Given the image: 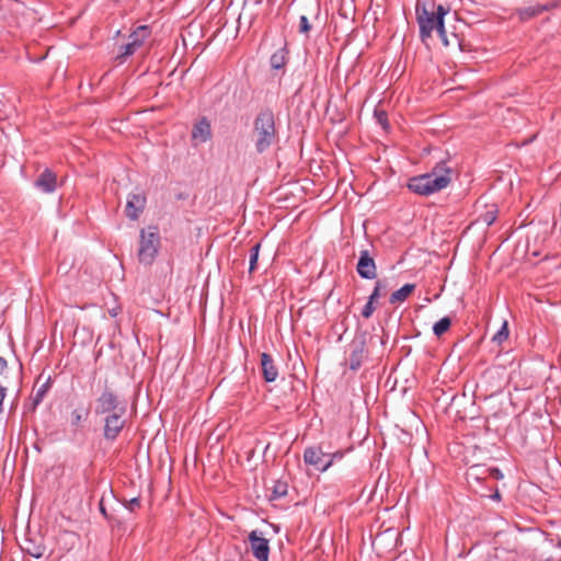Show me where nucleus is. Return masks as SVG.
Returning <instances> with one entry per match:
<instances>
[{
	"mask_svg": "<svg viewBox=\"0 0 561 561\" xmlns=\"http://www.w3.org/2000/svg\"><path fill=\"white\" fill-rule=\"evenodd\" d=\"M451 169L442 161L437 163L430 173L413 176L408 182L411 192L428 196L446 188L451 182Z\"/></svg>",
	"mask_w": 561,
	"mask_h": 561,
	"instance_id": "obj_1",
	"label": "nucleus"
},
{
	"mask_svg": "<svg viewBox=\"0 0 561 561\" xmlns=\"http://www.w3.org/2000/svg\"><path fill=\"white\" fill-rule=\"evenodd\" d=\"M252 137L259 153L265 152L277 138L275 116L272 110H262L253 122Z\"/></svg>",
	"mask_w": 561,
	"mask_h": 561,
	"instance_id": "obj_2",
	"label": "nucleus"
},
{
	"mask_svg": "<svg viewBox=\"0 0 561 561\" xmlns=\"http://www.w3.org/2000/svg\"><path fill=\"white\" fill-rule=\"evenodd\" d=\"M416 21L420 26V37L423 42L431 37L434 30L440 37L445 36L444 21L436 19L434 11H428L424 3L417 2L415 7Z\"/></svg>",
	"mask_w": 561,
	"mask_h": 561,
	"instance_id": "obj_3",
	"label": "nucleus"
},
{
	"mask_svg": "<svg viewBox=\"0 0 561 561\" xmlns=\"http://www.w3.org/2000/svg\"><path fill=\"white\" fill-rule=\"evenodd\" d=\"M160 236L157 228L149 227L140 230L138 259L144 264H151L158 254Z\"/></svg>",
	"mask_w": 561,
	"mask_h": 561,
	"instance_id": "obj_4",
	"label": "nucleus"
},
{
	"mask_svg": "<svg viewBox=\"0 0 561 561\" xmlns=\"http://www.w3.org/2000/svg\"><path fill=\"white\" fill-rule=\"evenodd\" d=\"M121 409H126V407L122 404L116 393L110 388H105L95 400L94 413L96 415H107L115 413V411L119 412Z\"/></svg>",
	"mask_w": 561,
	"mask_h": 561,
	"instance_id": "obj_5",
	"label": "nucleus"
},
{
	"mask_svg": "<svg viewBox=\"0 0 561 561\" xmlns=\"http://www.w3.org/2000/svg\"><path fill=\"white\" fill-rule=\"evenodd\" d=\"M125 413L126 409H121L119 412L115 411L104 417L103 436L106 440L113 442L118 437L126 424Z\"/></svg>",
	"mask_w": 561,
	"mask_h": 561,
	"instance_id": "obj_6",
	"label": "nucleus"
},
{
	"mask_svg": "<svg viewBox=\"0 0 561 561\" xmlns=\"http://www.w3.org/2000/svg\"><path fill=\"white\" fill-rule=\"evenodd\" d=\"M150 30L147 25H140L129 36V42L121 47L119 58L133 55L149 37Z\"/></svg>",
	"mask_w": 561,
	"mask_h": 561,
	"instance_id": "obj_7",
	"label": "nucleus"
},
{
	"mask_svg": "<svg viewBox=\"0 0 561 561\" xmlns=\"http://www.w3.org/2000/svg\"><path fill=\"white\" fill-rule=\"evenodd\" d=\"M304 461L321 472H325L330 468V461H327V451H324L321 446L306 448L304 451Z\"/></svg>",
	"mask_w": 561,
	"mask_h": 561,
	"instance_id": "obj_8",
	"label": "nucleus"
},
{
	"mask_svg": "<svg viewBox=\"0 0 561 561\" xmlns=\"http://www.w3.org/2000/svg\"><path fill=\"white\" fill-rule=\"evenodd\" d=\"M249 542L251 551L257 561H268L270 545L268 540L262 537V534L257 530H252L249 534Z\"/></svg>",
	"mask_w": 561,
	"mask_h": 561,
	"instance_id": "obj_9",
	"label": "nucleus"
},
{
	"mask_svg": "<svg viewBox=\"0 0 561 561\" xmlns=\"http://www.w3.org/2000/svg\"><path fill=\"white\" fill-rule=\"evenodd\" d=\"M356 271L358 275L365 279H375L377 277V266L368 250H362L359 252Z\"/></svg>",
	"mask_w": 561,
	"mask_h": 561,
	"instance_id": "obj_10",
	"label": "nucleus"
},
{
	"mask_svg": "<svg viewBox=\"0 0 561 561\" xmlns=\"http://www.w3.org/2000/svg\"><path fill=\"white\" fill-rule=\"evenodd\" d=\"M146 206V196L142 193H130L127 196L125 214L130 220H137Z\"/></svg>",
	"mask_w": 561,
	"mask_h": 561,
	"instance_id": "obj_11",
	"label": "nucleus"
},
{
	"mask_svg": "<svg viewBox=\"0 0 561 561\" xmlns=\"http://www.w3.org/2000/svg\"><path fill=\"white\" fill-rule=\"evenodd\" d=\"M351 354H350V368L352 370H357L362 366L363 359L365 357L366 352V340L364 336L355 337L351 344Z\"/></svg>",
	"mask_w": 561,
	"mask_h": 561,
	"instance_id": "obj_12",
	"label": "nucleus"
},
{
	"mask_svg": "<svg viewBox=\"0 0 561 561\" xmlns=\"http://www.w3.org/2000/svg\"><path fill=\"white\" fill-rule=\"evenodd\" d=\"M35 186L46 194H51L57 188V175L49 169H45L36 179Z\"/></svg>",
	"mask_w": 561,
	"mask_h": 561,
	"instance_id": "obj_13",
	"label": "nucleus"
},
{
	"mask_svg": "<svg viewBox=\"0 0 561 561\" xmlns=\"http://www.w3.org/2000/svg\"><path fill=\"white\" fill-rule=\"evenodd\" d=\"M211 137L210 124L206 118L198 121L192 129V139L195 145L206 142Z\"/></svg>",
	"mask_w": 561,
	"mask_h": 561,
	"instance_id": "obj_14",
	"label": "nucleus"
},
{
	"mask_svg": "<svg viewBox=\"0 0 561 561\" xmlns=\"http://www.w3.org/2000/svg\"><path fill=\"white\" fill-rule=\"evenodd\" d=\"M261 369L266 382H273L277 379L278 370L274 365L272 356L267 353L261 354Z\"/></svg>",
	"mask_w": 561,
	"mask_h": 561,
	"instance_id": "obj_15",
	"label": "nucleus"
},
{
	"mask_svg": "<svg viewBox=\"0 0 561 561\" xmlns=\"http://www.w3.org/2000/svg\"><path fill=\"white\" fill-rule=\"evenodd\" d=\"M414 284H405L400 289L393 291L389 298V302L394 305L404 301L414 290Z\"/></svg>",
	"mask_w": 561,
	"mask_h": 561,
	"instance_id": "obj_16",
	"label": "nucleus"
},
{
	"mask_svg": "<svg viewBox=\"0 0 561 561\" xmlns=\"http://www.w3.org/2000/svg\"><path fill=\"white\" fill-rule=\"evenodd\" d=\"M287 49L285 47L275 51L270 59L271 67L275 70H280L287 62Z\"/></svg>",
	"mask_w": 561,
	"mask_h": 561,
	"instance_id": "obj_17",
	"label": "nucleus"
},
{
	"mask_svg": "<svg viewBox=\"0 0 561 561\" xmlns=\"http://www.w3.org/2000/svg\"><path fill=\"white\" fill-rule=\"evenodd\" d=\"M545 10H546L545 5H531V7L519 9L518 14H519V18L525 21V20H529L533 16L540 14Z\"/></svg>",
	"mask_w": 561,
	"mask_h": 561,
	"instance_id": "obj_18",
	"label": "nucleus"
},
{
	"mask_svg": "<svg viewBox=\"0 0 561 561\" xmlns=\"http://www.w3.org/2000/svg\"><path fill=\"white\" fill-rule=\"evenodd\" d=\"M450 325V318L444 317L433 325V332L437 337H440L444 333H446L449 330Z\"/></svg>",
	"mask_w": 561,
	"mask_h": 561,
	"instance_id": "obj_19",
	"label": "nucleus"
},
{
	"mask_svg": "<svg viewBox=\"0 0 561 561\" xmlns=\"http://www.w3.org/2000/svg\"><path fill=\"white\" fill-rule=\"evenodd\" d=\"M23 550L26 551L30 556L38 559L43 557L45 547L42 545H36L31 540H26Z\"/></svg>",
	"mask_w": 561,
	"mask_h": 561,
	"instance_id": "obj_20",
	"label": "nucleus"
},
{
	"mask_svg": "<svg viewBox=\"0 0 561 561\" xmlns=\"http://www.w3.org/2000/svg\"><path fill=\"white\" fill-rule=\"evenodd\" d=\"M508 325L507 322L504 321L499 331L493 335L492 342L496 343L497 345H501L504 341L508 339Z\"/></svg>",
	"mask_w": 561,
	"mask_h": 561,
	"instance_id": "obj_21",
	"label": "nucleus"
},
{
	"mask_svg": "<svg viewBox=\"0 0 561 561\" xmlns=\"http://www.w3.org/2000/svg\"><path fill=\"white\" fill-rule=\"evenodd\" d=\"M260 248H261V244L256 243L250 250V266H249L250 273H253L256 270V263H257V259H259Z\"/></svg>",
	"mask_w": 561,
	"mask_h": 561,
	"instance_id": "obj_22",
	"label": "nucleus"
},
{
	"mask_svg": "<svg viewBox=\"0 0 561 561\" xmlns=\"http://www.w3.org/2000/svg\"><path fill=\"white\" fill-rule=\"evenodd\" d=\"M49 389V382L43 383L33 396V405L37 407L46 396L47 391Z\"/></svg>",
	"mask_w": 561,
	"mask_h": 561,
	"instance_id": "obj_23",
	"label": "nucleus"
},
{
	"mask_svg": "<svg viewBox=\"0 0 561 561\" xmlns=\"http://www.w3.org/2000/svg\"><path fill=\"white\" fill-rule=\"evenodd\" d=\"M496 219L495 210H488L479 217V221L490 227Z\"/></svg>",
	"mask_w": 561,
	"mask_h": 561,
	"instance_id": "obj_24",
	"label": "nucleus"
},
{
	"mask_svg": "<svg viewBox=\"0 0 561 561\" xmlns=\"http://www.w3.org/2000/svg\"><path fill=\"white\" fill-rule=\"evenodd\" d=\"M84 415L80 410H73L71 412V425L79 427L81 426V423L84 421Z\"/></svg>",
	"mask_w": 561,
	"mask_h": 561,
	"instance_id": "obj_25",
	"label": "nucleus"
},
{
	"mask_svg": "<svg viewBox=\"0 0 561 561\" xmlns=\"http://www.w3.org/2000/svg\"><path fill=\"white\" fill-rule=\"evenodd\" d=\"M375 118L377 119L378 124L382 126L383 129L388 127L387 113L385 111L375 110Z\"/></svg>",
	"mask_w": 561,
	"mask_h": 561,
	"instance_id": "obj_26",
	"label": "nucleus"
},
{
	"mask_svg": "<svg viewBox=\"0 0 561 561\" xmlns=\"http://www.w3.org/2000/svg\"><path fill=\"white\" fill-rule=\"evenodd\" d=\"M374 311H375L374 301L368 299L367 304L364 306V308L362 310V316L364 318L368 319L373 316Z\"/></svg>",
	"mask_w": 561,
	"mask_h": 561,
	"instance_id": "obj_27",
	"label": "nucleus"
},
{
	"mask_svg": "<svg viewBox=\"0 0 561 561\" xmlns=\"http://www.w3.org/2000/svg\"><path fill=\"white\" fill-rule=\"evenodd\" d=\"M344 456V453L341 450L334 453H327V461H330V467L337 460H341Z\"/></svg>",
	"mask_w": 561,
	"mask_h": 561,
	"instance_id": "obj_28",
	"label": "nucleus"
},
{
	"mask_svg": "<svg viewBox=\"0 0 561 561\" xmlns=\"http://www.w3.org/2000/svg\"><path fill=\"white\" fill-rule=\"evenodd\" d=\"M311 25L309 23V20L306 15H301L299 20V32L300 33H307L310 31Z\"/></svg>",
	"mask_w": 561,
	"mask_h": 561,
	"instance_id": "obj_29",
	"label": "nucleus"
},
{
	"mask_svg": "<svg viewBox=\"0 0 561 561\" xmlns=\"http://www.w3.org/2000/svg\"><path fill=\"white\" fill-rule=\"evenodd\" d=\"M381 289H382V284H381V282H379V280H378V282L375 284L374 290H373V293L370 294V296H369V298H368V299L375 302V301L380 297V295H381Z\"/></svg>",
	"mask_w": 561,
	"mask_h": 561,
	"instance_id": "obj_30",
	"label": "nucleus"
},
{
	"mask_svg": "<svg viewBox=\"0 0 561 561\" xmlns=\"http://www.w3.org/2000/svg\"><path fill=\"white\" fill-rule=\"evenodd\" d=\"M126 508L130 512H134L136 507L140 506V500L139 497H133L131 500L127 501L125 504Z\"/></svg>",
	"mask_w": 561,
	"mask_h": 561,
	"instance_id": "obj_31",
	"label": "nucleus"
},
{
	"mask_svg": "<svg viewBox=\"0 0 561 561\" xmlns=\"http://www.w3.org/2000/svg\"><path fill=\"white\" fill-rule=\"evenodd\" d=\"M274 493L277 495V496H283L287 493V485L286 484H283V483H278L275 489H274Z\"/></svg>",
	"mask_w": 561,
	"mask_h": 561,
	"instance_id": "obj_32",
	"label": "nucleus"
},
{
	"mask_svg": "<svg viewBox=\"0 0 561 561\" xmlns=\"http://www.w3.org/2000/svg\"><path fill=\"white\" fill-rule=\"evenodd\" d=\"M448 10H446L442 4L437 7V11L435 12L436 19L444 21V16L447 14Z\"/></svg>",
	"mask_w": 561,
	"mask_h": 561,
	"instance_id": "obj_33",
	"label": "nucleus"
},
{
	"mask_svg": "<svg viewBox=\"0 0 561 561\" xmlns=\"http://www.w3.org/2000/svg\"><path fill=\"white\" fill-rule=\"evenodd\" d=\"M7 397V388L0 385V413L3 412V401Z\"/></svg>",
	"mask_w": 561,
	"mask_h": 561,
	"instance_id": "obj_34",
	"label": "nucleus"
},
{
	"mask_svg": "<svg viewBox=\"0 0 561 561\" xmlns=\"http://www.w3.org/2000/svg\"><path fill=\"white\" fill-rule=\"evenodd\" d=\"M8 367V362L4 357L0 356V375L4 373Z\"/></svg>",
	"mask_w": 561,
	"mask_h": 561,
	"instance_id": "obj_35",
	"label": "nucleus"
},
{
	"mask_svg": "<svg viewBox=\"0 0 561 561\" xmlns=\"http://www.w3.org/2000/svg\"><path fill=\"white\" fill-rule=\"evenodd\" d=\"M100 511H101V513H102L106 518H108V516H107V514H106V511H105V508H104V506H103L102 502L100 503Z\"/></svg>",
	"mask_w": 561,
	"mask_h": 561,
	"instance_id": "obj_36",
	"label": "nucleus"
},
{
	"mask_svg": "<svg viewBox=\"0 0 561 561\" xmlns=\"http://www.w3.org/2000/svg\"><path fill=\"white\" fill-rule=\"evenodd\" d=\"M492 499H496V500H497V499H500V493H499V491H496V492L492 495Z\"/></svg>",
	"mask_w": 561,
	"mask_h": 561,
	"instance_id": "obj_37",
	"label": "nucleus"
}]
</instances>
